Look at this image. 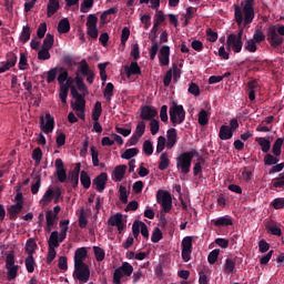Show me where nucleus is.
<instances>
[{"label": "nucleus", "instance_id": "37998d69", "mask_svg": "<svg viewBox=\"0 0 284 284\" xmlns=\"http://www.w3.org/2000/svg\"><path fill=\"white\" fill-rule=\"evenodd\" d=\"M72 110H85V95L75 99V103L71 104Z\"/></svg>", "mask_w": 284, "mask_h": 284}, {"label": "nucleus", "instance_id": "a211bd4d", "mask_svg": "<svg viewBox=\"0 0 284 284\" xmlns=\"http://www.w3.org/2000/svg\"><path fill=\"white\" fill-rule=\"evenodd\" d=\"M124 72L128 77V79H130V77L132 75H141V67H139V62H136V60L132 61L131 64L128 67H124Z\"/></svg>", "mask_w": 284, "mask_h": 284}, {"label": "nucleus", "instance_id": "7c9ffc66", "mask_svg": "<svg viewBox=\"0 0 284 284\" xmlns=\"http://www.w3.org/2000/svg\"><path fill=\"white\" fill-rule=\"evenodd\" d=\"M69 92H70V84L60 85L59 97H60V101H61V103H63V105H65L68 103Z\"/></svg>", "mask_w": 284, "mask_h": 284}, {"label": "nucleus", "instance_id": "c85d7f7f", "mask_svg": "<svg viewBox=\"0 0 284 284\" xmlns=\"http://www.w3.org/2000/svg\"><path fill=\"white\" fill-rule=\"evenodd\" d=\"M91 72L92 70L90 69V64H88V61H85V59L81 60L78 67L77 77H79V74L85 77Z\"/></svg>", "mask_w": 284, "mask_h": 284}, {"label": "nucleus", "instance_id": "393cba45", "mask_svg": "<svg viewBox=\"0 0 284 284\" xmlns=\"http://www.w3.org/2000/svg\"><path fill=\"white\" fill-rule=\"evenodd\" d=\"M255 141L261 146V150L264 152V154H267V152H270L272 149V142L266 138H255Z\"/></svg>", "mask_w": 284, "mask_h": 284}, {"label": "nucleus", "instance_id": "473e14b6", "mask_svg": "<svg viewBox=\"0 0 284 284\" xmlns=\"http://www.w3.org/2000/svg\"><path fill=\"white\" fill-rule=\"evenodd\" d=\"M80 183L84 187V190H90V185H92V180L90 175L85 171H81L80 173Z\"/></svg>", "mask_w": 284, "mask_h": 284}, {"label": "nucleus", "instance_id": "4c0bfd02", "mask_svg": "<svg viewBox=\"0 0 284 284\" xmlns=\"http://www.w3.org/2000/svg\"><path fill=\"white\" fill-rule=\"evenodd\" d=\"M59 243H61L59 241V231H53L48 241L49 247L55 250V247H59Z\"/></svg>", "mask_w": 284, "mask_h": 284}, {"label": "nucleus", "instance_id": "f704fd0d", "mask_svg": "<svg viewBox=\"0 0 284 284\" xmlns=\"http://www.w3.org/2000/svg\"><path fill=\"white\" fill-rule=\"evenodd\" d=\"M151 48L149 50V55L151 61H154L156 59V54L159 53V41H156V38H151Z\"/></svg>", "mask_w": 284, "mask_h": 284}, {"label": "nucleus", "instance_id": "13d9d810", "mask_svg": "<svg viewBox=\"0 0 284 284\" xmlns=\"http://www.w3.org/2000/svg\"><path fill=\"white\" fill-rule=\"evenodd\" d=\"M143 152L146 156H152L154 154V146L150 140H145L143 143Z\"/></svg>", "mask_w": 284, "mask_h": 284}, {"label": "nucleus", "instance_id": "3c124183", "mask_svg": "<svg viewBox=\"0 0 284 284\" xmlns=\"http://www.w3.org/2000/svg\"><path fill=\"white\" fill-rule=\"evenodd\" d=\"M139 154V149H126L124 153L121 154V159H125L126 161H130V159L136 156Z\"/></svg>", "mask_w": 284, "mask_h": 284}, {"label": "nucleus", "instance_id": "2eb2a0df", "mask_svg": "<svg viewBox=\"0 0 284 284\" xmlns=\"http://www.w3.org/2000/svg\"><path fill=\"white\" fill-rule=\"evenodd\" d=\"M93 185H95L97 192H103V190H105V185H108V173L102 172L100 175L95 176Z\"/></svg>", "mask_w": 284, "mask_h": 284}, {"label": "nucleus", "instance_id": "e433bc0d", "mask_svg": "<svg viewBox=\"0 0 284 284\" xmlns=\"http://www.w3.org/2000/svg\"><path fill=\"white\" fill-rule=\"evenodd\" d=\"M74 81L79 92H82V97H85V94H88V87L85 85V82H83V78H81V75H75Z\"/></svg>", "mask_w": 284, "mask_h": 284}, {"label": "nucleus", "instance_id": "f03ea898", "mask_svg": "<svg viewBox=\"0 0 284 284\" xmlns=\"http://www.w3.org/2000/svg\"><path fill=\"white\" fill-rule=\"evenodd\" d=\"M194 156H199V151L195 149L189 152H183L176 158V169L181 174H190Z\"/></svg>", "mask_w": 284, "mask_h": 284}, {"label": "nucleus", "instance_id": "c9c22d12", "mask_svg": "<svg viewBox=\"0 0 284 284\" xmlns=\"http://www.w3.org/2000/svg\"><path fill=\"white\" fill-rule=\"evenodd\" d=\"M282 150H283V138H278L273 143L272 154H274V156H281Z\"/></svg>", "mask_w": 284, "mask_h": 284}, {"label": "nucleus", "instance_id": "0eeeda50", "mask_svg": "<svg viewBox=\"0 0 284 284\" xmlns=\"http://www.w3.org/2000/svg\"><path fill=\"white\" fill-rule=\"evenodd\" d=\"M132 272H134L132 264L123 262L113 273V283L121 284V278H123V276H132Z\"/></svg>", "mask_w": 284, "mask_h": 284}, {"label": "nucleus", "instance_id": "5701e85b", "mask_svg": "<svg viewBox=\"0 0 284 284\" xmlns=\"http://www.w3.org/2000/svg\"><path fill=\"white\" fill-rule=\"evenodd\" d=\"M85 258H88V248L80 247L74 253V265L83 264L85 262Z\"/></svg>", "mask_w": 284, "mask_h": 284}, {"label": "nucleus", "instance_id": "49530a36", "mask_svg": "<svg viewBox=\"0 0 284 284\" xmlns=\"http://www.w3.org/2000/svg\"><path fill=\"white\" fill-rule=\"evenodd\" d=\"M53 45H54V36L51 33H47V36L43 40L42 48H44L47 50H52Z\"/></svg>", "mask_w": 284, "mask_h": 284}, {"label": "nucleus", "instance_id": "6ab92c4d", "mask_svg": "<svg viewBox=\"0 0 284 284\" xmlns=\"http://www.w3.org/2000/svg\"><path fill=\"white\" fill-rule=\"evenodd\" d=\"M160 65H170V47L163 45L159 54Z\"/></svg>", "mask_w": 284, "mask_h": 284}, {"label": "nucleus", "instance_id": "9b49d317", "mask_svg": "<svg viewBox=\"0 0 284 284\" xmlns=\"http://www.w3.org/2000/svg\"><path fill=\"white\" fill-rule=\"evenodd\" d=\"M132 233L134 239H139V234H142L144 239H150V231L148 225L142 221H134L132 224Z\"/></svg>", "mask_w": 284, "mask_h": 284}, {"label": "nucleus", "instance_id": "5fc2aeb1", "mask_svg": "<svg viewBox=\"0 0 284 284\" xmlns=\"http://www.w3.org/2000/svg\"><path fill=\"white\" fill-rule=\"evenodd\" d=\"M30 27L29 26H23L22 28V32L20 36V41L21 43H28V41H30Z\"/></svg>", "mask_w": 284, "mask_h": 284}, {"label": "nucleus", "instance_id": "cd10ccee", "mask_svg": "<svg viewBox=\"0 0 284 284\" xmlns=\"http://www.w3.org/2000/svg\"><path fill=\"white\" fill-rule=\"evenodd\" d=\"M103 97H104L106 103L112 102V98L114 97V84L112 82L106 83L104 91H103Z\"/></svg>", "mask_w": 284, "mask_h": 284}, {"label": "nucleus", "instance_id": "69168bd1", "mask_svg": "<svg viewBox=\"0 0 284 284\" xmlns=\"http://www.w3.org/2000/svg\"><path fill=\"white\" fill-rule=\"evenodd\" d=\"M136 136H143V134H145V121H140L138 122V125L135 128V132L133 133Z\"/></svg>", "mask_w": 284, "mask_h": 284}, {"label": "nucleus", "instance_id": "a19ab883", "mask_svg": "<svg viewBox=\"0 0 284 284\" xmlns=\"http://www.w3.org/2000/svg\"><path fill=\"white\" fill-rule=\"evenodd\" d=\"M36 251H37V242L34 241V239H29L26 244V252L28 256H33Z\"/></svg>", "mask_w": 284, "mask_h": 284}, {"label": "nucleus", "instance_id": "aec40b11", "mask_svg": "<svg viewBox=\"0 0 284 284\" xmlns=\"http://www.w3.org/2000/svg\"><path fill=\"white\" fill-rule=\"evenodd\" d=\"M178 133L176 129H169L166 132V149L172 150L176 145Z\"/></svg>", "mask_w": 284, "mask_h": 284}, {"label": "nucleus", "instance_id": "ddd939ff", "mask_svg": "<svg viewBox=\"0 0 284 284\" xmlns=\"http://www.w3.org/2000/svg\"><path fill=\"white\" fill-rule=\"evenodd\" d=\"M182 258L184 263L190 262V258H192V236H185L182 240Z\"/></svg>", "mask_w": 284, "mask_h": 284}, {"label": "nucleus", "instance_id": "412c9836", "mask_svg": "<svg viewBox=\"0 0 284 284\" xmlns=\"http://www.w3.org/2000/svg\"><path fill=\"white\" fill-rule=\"evenodd\" d=\"M265 229L268 234H272L273 236H283V231L276 225V222L272 220L265 223Z\"/></svg>", "mask_w": 284, "mask_h": 284}, {"label": "nucleus", "instance_id": "6e6552de", "mask_svg": "<svg viewBox=\"0 0 284 284\" xmlns=\"http://www.w3.org/2000/svg\"><path fill=\"white\" fill-rule=\"evenodd\" d=\"M73 278L80 283H88L90 281V266L88 264H74Z\"/></svg>", "mask_w": 284, "mask_h": 284}, {"label": "nucleus", "instance_id": "864d4df0", "mask_svg": "<svg viewBox=\"0 0 284 284\" xmlns=\"http://www.w3.org/2000/svg\"><path fill=\"white\" fill-rule=\"evenodd\" d=\"M45 221L48 225H57L58 221H59V216H54L52 213V210H48L45 212Z\"/></svg>", "mask_w": 284, "mask_h": 284}, {"label": "nucleus", "instance_id": "f257e3e1", "mask_svg": "<svg viewBox=\"0 0 284 284\" xmlns=\"http://www.w3.org/2000/svg\"><path fill=\"white\" fill-rule=\"evenodd\" d=\"M234 17L237 26H244V28L250 26L256 17L254 0H245L242 9L239 4H234Z\"/></svg>", "mask_w": 284, "mask_h": 284}, {"label": "nucleus", "instance_id": "052dcab7", "mask_svg": "<svg viewBox=\"0 0 284 284\" xmlns=\"http://www.w3.org/2000/svg\"><path fill=\"white\" fill-rule=\"evenodd\" d=\"M163 239V232H161V229L155 227L151 235L152 243H159Z\"/></svg>", "mask_w": 284, "mask_h": 284}, {"label": "nucleus", "instance_id": "4d7b16f0", "mask_svg": "<svg viewBox=\"0 0 284 284\" xmlns=\"http://www.w3.org/2000/svg\"><path fill=\"white\" fill-rule=\"evenodd\" d=\"M32 159L36 162V165L41 163V159H43V151H41V148H36L32 151Z\"/></svg>", "mask_w": 284, "mask_h": 284}, {"label": "nucleus", "instance_id": "b1692460", "mask_svg": "<svg viewBox=\"0 0 284 284\" xmlns=\"http://www.w3.org/2000/svg\"><path fill=\"white\" fill-rule=\"evenodd\" d=\"M126 170H128V165L125 164L115 166L113 171V181H116V182L123 181V176H125Z\"/></svg>", "mask_w": 284, "mask_h": 284}, {"label": "nucleus", "instance_id": "c756f323", "mask_svg": "<svg viewBox=\"0 0 284 284\" xmlns=\"http://www.w3.org/2000/svg\"><path fill=\"white\" fill-rule=\"evenodd\" d=\"M47 17H53V14H57L59 11V0H49L48 7H47Z\"/></svg>", "mask_w": 284, "mask_h": 284}, {"label": "nucleus", "instance_id": "a18cd8bd", "mask_svg": "<svg viewBox=\"0 0 284 284\" xmlns=\"http://www.w3.org/2000/svg\"><path fill=\"white\" fill-rule=\"evenodd\" d=\"M24 263L27 272H29V274H32V272H34V265H37V262H34V255H28Z\"/></svg>", "mask_w": 284, "mask_h": 284}, {"label": "nucleus", "instance_id": "bb28decb", "mask_svg": "<svg viewBox=\"0 0 284 284\" xmlns=\"http://www.w3.org/2000/svg\"><path fill=\"white\" fill-rule=\"evenodd\" d=\"M68 225H70V220L60 221V227H61L60 236H59L60 243H63L68 236V230H69Z\"/></svg>", "mask_w": 284, "mask_h": 284}, {"label": "nucleus", "instance_id": "a878e982", "mask_svg": "<svg viewBox=\"0 0 284 284\" xmlns=\"http://www.w3.org/2000/svg\"><path fill=\"white\" fill-rule=\"evenodd\" d=\"M248 88V99L250 101H255L256 99V89L258 88V80H252L247 82Z\"/></svg>", "mask_w": 284, "mask_h": 284}, {"label": "nucleus", "instance_id": "39448f33", "mask_svg": "<svg viewBox=\"0 0 284 284\" xmlns=\"http://www.w3.org/2000/svg\"><path fill=\"white\" fill-rule=\"evenodd\" d=\"M171 123H173L174 126L181 125L183 121H185V109H183V105L173 104L170 108L169 111Z\"/></svg>", "mask_w": 284, "mask_h": 284}, {"label": "nucleus", "instance_id": "f8f14e48", "mask_svg": "<svg viewBox=\"0 0 284 284\" xmlns=\"http://www.w3.org/2000/svg\"><path fill=\"white\" fill-rule=\"evenodd\" d=\"M40 129L42 130V132H44V134H50L51 132H53L54 118L50 113H47L45 118L40 116Z\"/></svg>", "mask_w": 284, "mask_h": 284}, {"label": "nucleus", "instance_id": "e2e57ef3", "mask_svg": "<svg viewBox=\"0 0 284 284\" xmlns=\"http://www.w3.org/2000/svg\"><path fill=\"white\" fill-rule=\"evenodd\" d=\"M253 41H255V43H263V41H265V33H263L261 29H256L253 34Z\"/></svg>", "mask_w": 284, "mask_h": 284}, {"label": "nucleus", "instance_id": "6e6d98bb", "mask_svg": "<svg viewBox=\"0 0 284 284\" xmlns=\"http://www.w3.org/2000/svg\"><path fill=\"white\" fill-rule=\"evenodd\" d=\"M93 252L95 256V261L101 263L105 258V251L99 246H93Z\"/></svg>", "mask_w": 284, "mask_h": 284}, {"label": "nucleus", "instance_id": "8fccbe9b", "mask_svg": "<svg viewBox=\"0 0 284 284\" xmlns=\"http://www.w3.org/2000/svg\"><path fill=\"white\" fill-rule=\"evenodd\" d=\"M58 72H60V74L58 75V83H60V85H65V80L68 79V77H70L68 70L61 67L58 69Z\"/></svg>", "mask_w": 284, "mask_h": 284}, {"label": "nucleus", "instance_id": "dca6fc26", "mask_svg": "<svg viewBox=\"0 0 284 284\" xmlns=\"http://www.w3.org/2000/svg\"><path fill=\"white\" fill-rule=\"evenodd\" d=\"M211 223L215 227H230V225H234V220H232V216L230 215H224L215 220H211Z\"/></svg>", "mask_w": 284, "mask_h": 284}, {"label": "nucleus", "instance_id": "603ef678", "mask_svg": "<svg viewBox=\"0 0 284 284\" xmlns=\"http://www.w3.org/2000/svg\"><path fill=\"white\" fill-rule=\"evenodd\" d=\"M278 156L266 153L264 156V165H276L278 163Z\"/></svg>", "mask_w": 284, "mask_h": 284}, {"label": "nucleus", "instance_id": "0e129e2a", "mask_svg": "<svg viewBox=\"0 0 284 284\" xmlns=\"http://www.w3.org/2000/svg\"><path fill=\"white\" fill-rule=\"evenodd\" d=\"M119 194H120L121 203L126 205V203H128V187H125L124 185H121L120 189H119Z\"/></svg>", "mask_w": 284, "mask_h": 284}, {"label": "nucleus", "instance_id": "79ce46f5", "mask_svg": "<svg viewBox=\"0 0 284 284\" xmlns=\"http://www.w3.org/2000/svg\"><path fill=\"white\" fill-rule=\"evenodd\" d=\"M9 70L10 68H14L17 65V54L9 52L7 54V61L2 62Z\"/></svg>", "mask_w": 284, "mask_h": 284}, {"label": "nucleus", "instance_id": "774afa93", "mask_svg": "<svg viewBox=\"0 0 284 284\" xmlns=\"http://www.w3.org/2000/svg\"><path fill=\"white\" fill-rule=\"evenodd\" d=\"M271 205H272V207H274V210H283V207H284V197L274 199L271 202Z\"/></svg>", "mask_w": 284, "mask_h": 284}, {"label": "nucleus", "instance_id": "1a4fd4ad", "mask_svg": "<svg viewBox=\"0 0 284 284\" xmlns=\"http://www.w3.org/2000/svg\"><path fill=\"white\" fill-rule=\"evenodd\" d=\"M156 201L166 214L170 213L172 210V194H170V192L159 190L156 193Z\"/></svg>", "mask_w": 284, "mask_h": 284}, {"label": "nucleus", "instance_id": "58836bf2", "mask_svg": "<svg viewBox=\"0 0 284 284\" xmlns=\"http://www.w3.org/2000/svg\"><path fill=\"white\" fill-rule=\"evenodd\" d=\"M170 168V159L168 158V152H164L160 155L159 170L162 172Z\"/></svg>", "mask_w": 284, "mask_h": 284}, {"label": "nucleus", "instance_id": "20e7f679", "mask_svg": "<svg viewBox=\"0 0 284 284\" xmlns=\"http://www.w3.org/2000/svg\"><path fill=\"white\" fill-rule=\"evenodd\" d=\"M236 130H239V120L233 118L230 120V125L223 124L220 128L219 138L221 141H230V139L234 136Z\"/></svg>", "mask_w": 284, "mask_h": 284}, {"label": "nucleus", "instance_id": "338daca9", "mask_svg": "<svg viewBox=\"0 0 284 284\" xmlns=\"http://www.w3.org/2000/svg\"><path fill=\"white\" fill-rule=\"evenodd\" d=\"M273 187H283L284 186V173H280L277 178L272 180Z\"/></svg>", "mask_w": 284, "mask_h": 284}, {"label": "nucleus", "instance_id": "f3484780", "mask_svg": "<svg viewBox=\"0 0 284 284\" xmlns=\"http://www.w3.org/2000/svg\"><path fill=\"white\" fill-rule=\"evenodd\" d=\"M22 211L23 206H21V203H16L7 209V216L10 221H17V216H19Z\"/></svg>", "mask_w": 284, "mask_h": 284}, {"label": "nucleus", "instance_id": "de8ad7c7", "mask_svg": "<svg viewBox=\"0 0 284 284\" xmlns=\"http://www.w3.org/2000/svg\"><path fill=\"white\" fill-rule=\"evenodd\" d=\"M92 8H94V0H84L81 3L80 12L85 14V13L90 12V10H92Z\"/></svg>", "mask_w": 284, "mask_h": 284}, {"label": "nucleus", "instance_id": "2f4dec72", "mask_svg": "<svg viewBox=\"0 0 284 284\" xmlns=\"http://www.w3.org/2000/svg\"><path fill=\"white\" fill-rule=\"evenodd\" d=\"M69 30H70V20H68V18H63L58 23V32L60 34H68Z\"/></svg>", "mask_w": 284, "mask_h": 284}, {"label": "nucleus", "instance_id": "09e8293b", "mask_svg": "<svg viewBox=\"0 0 284 284\" xmlns=\"http://www.w3.org/2000/svg\"><path fill=\"white\" fill-rule=\"evenodd\" d=\"M103 112V108L101 106V102H95L94 109L92 111L93 121H99L101 119V114Z\"/></svg>", "mask_w": 284, "mask_h": 284}, {"label": "nucleus", "instance_id": "423d86ee", "mask_svg": "<svg viewBox=\"0 0 284 284\" xmlns=\"http://www.w3.org/2000/svg\"><path fill=\"white\" fill-rule=\"evenodd\" d=\"M227 48H232L233 52L239 54L243 50V29L237 34L231 33L226 40Z\"/></svg>", "mask_w": 284, "mask_h": 284}, {"label": "nucleus", "instance_id": "9d476101", "mask_svg": "<svg viewBox=\"0 0 284 284\" xmlns=\"http://www.w3.org/2000/svg\"><path fill=\"white\" fill-rule=\"evenodd\" d=\"M156 201L166 214L170 213L172 210V194H170V192L159 190L156 193Z\"/></svg>", "mask_w": 284, "mask_h": 284}, {"label": "nucleus", "instance_id": "ea45409f", "mask_svg": "<svg viewBox=\"0 0 284 284\" xmlns=\"http://www.w3.org/2000/svg\"><path fill=\"white\" fill-rule=\"evenodd\" d=\"M236 268V261L232 258H226L224 264L225 274H233Z\"/></svg>", "mask_w": 284, "mask_h": 284}, {"label": "nucleus", "instance_id": "4be33fe9", "mask_svg": "<svg viewBox=\"0 0 284 284\" xmlns=\"http://www.w3.org/2000/svg\"><path fill=\"white\" fill-rule=\"evenodd\" d=\"M52 199H54V189L49 187L40 200V205L42 207H48V205L52 203Z\"/></svg>", "mask_w": 284, "mask_h": 284}, {"label": "nucleus", "instance_id": "7ed1b4c3", "mask_svg": "<svg viewBox=\"0 0 284 284\" xmlns=\"http://www.w3.org/2000/svg\"><path fill=\"white\" fill-rule=\"evenodd\" d=\"M284 26H280L276 29V26H270L267 28V41L271 48H281L284 42Z\"/></svg>", "mask_w": 284, "mask_h": 284}, {"label": "nucleus", "instance_id": "72a5a7b5", "mask_svg": "<svg viewBox=\"0 0 284 284\" xmlns=\"http://www.w3.org/2000/svg\"><path fill=\"white\" fill-rule=\"evenodd\" d=\"M197 116L199 124L203 128L210 123V113L206 110L202 109Z\"/></svg>", "mask_w": 284, "mask_h": 284}, {"label": "nucleus", "instance_id": "680f3d73", "mask_svg": "<svg viewBox=\"0 0 284 284\" xmlns=\"http://www.w3.org/2000/svg\"><path fill=\"white\" fill-rule=\"evenodd\" d=\"M59 72L58 68H52L48 71L47 75V83H54L57 79V74Z\"/></svg>", "mask_w": 284, "mask_h": 284}, {"label": "nucleus", "instance_id": "c03bdc74", "mask_svg": "<svg viewBox=\"0 0 284 284\" xmlns=\"http://www.w3.org/2000/svg\"><path fill=\"white\" fill-rule=\"evenodd\" d=\"M122 222H123V215L121 213H116L111 217H109L108 220L109 225H111L112 227H116Z\"/></svg>", "mask_w": 284, "mask_h": 284}, {"label": "nucleus", "instance_id": "bf43d9fd", "mask_svg": "<svg viewBox=\"0 0 284 284\" xmlns=\"http://www.w3.org/2000/svg\"><path fill=\"white\" fill-rule=\"evenodd\" d=\"M97 23H99V18L97 14H89L87 18V29L88 28H97Z\"/></svg>", "mask_w": 284, "mask_h": 284}, {"label": "nucleus", "instance_id": "4468645a", "mask_svg": "<svg viewBox=\"0 0 284 284\" xmlns=\"http://www.w3.org/2000/svg\"><path fill=\"white\" fill-rule=\"evenodd\" d=\"M159 115V112L154 106L151 105H143L141 106V113H140V119L142 121H153L155 116Z\"/></svg>", "mask_w": 284, "mask_h": 284}]
</instances>
